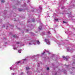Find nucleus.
<instances>
[{"label": "nucleus", "mask_w": 75, "mask_h": 75, "mask_svg": "<svg viewBox=\"0 0 75 75\" xmlns=\"http://www.w3.org/2000/svg\"><path fill=\"white\" fill-rule=\"evenodd\" d=\"M45 40L46 41V42H47V43H50V41L48 40L45 39Z\"/></svg>", "instance_id": "obj_1"}, {"label": "nucleus", "mask_w": 75, "mask_h": 75, "mask_svg": "<svg viewBox=\"0 0 75 75\" xmlns=\"http://www.w3.org/2000/svg\"><path fill=\"white\" fill-rule=\"evenodd\" d=\"M67 57H65V56H63L62 57L63 58H65L66 60V61H67V60L68 59V58Z\"/></svg>", "instance_id": "obj_2"}, {"label": "nucleus", "mask_w": 75, "mask_h": 75, "mask_svg": "<svg viewBox=\"0 0 75 75\" xmlns=\"http://www.w3.org/2000/svg\"><path fill=\"white\" fill-rule=\"evenodd\" d=\"M20 62H21V61H18V62H16V64H19V63H20Z\"/></svg>", "instance_id": "obj_3"}, {"label": "nucleus", "mask_w": 75, "mask_h": 75, "mask_svg": "<svg viewBox=\"0 0 75 75\" xmlns=\"http://www.w3.org/2000/svg\"><path fill=\"white\" fill-rule=\"evenodd\" d=\"M13 37H14V38H16L17 37V35H13Z\"/></svg>", "instance_id": "obj_4"}, {"label": "nucleus", "mask_w": 75, "mask_h": 75, "mask_svg": "<svg viewBox=\"0 0 75 75\" xmlns=\"http://www.w3.org/2000/svg\"><path fill=\"white\" fill-rule=\"evenodd\" d=\"M26 70H28V69H30V68H29V67H26Z\"/></svg>", "instance_id": "obj_5"}, {"label": "nucleus", "mask_w": 75, "mask_h": 75, "mask_svg": "<svg viewBox=\"0 0 75 75\" xmlns=\"http://www.w3.org/2000/svg\"><path fill=\"white\" fill-rule=\"evenodd\" d=\"M37 44H40V42L39 41H37Z\"/></svg>", "instance_id": "obj_6"}, {"label": "nucleus", "mask_w": 75, "mask_h": 75, "mask_svg": "<svg viewBox=\"0 0 75 75\" xmlns=\"http://www.w3.org/2000/svg\"><path fill=\"white\" fill-rule=\"evenodd\" d=\"M18 52L19 53H21V50H19L18 51Z\"/></svg>", "instance_id": "obj_7"}, {"label": "nucleus", "mask_w": 75, "mask_h": 75, "mask_svg": "<svg viewBox=\"0 0 75 75\" xmlns=\"http://www.w3.org/2000/svg\"><path fill=\"white\" fill-rule=\"evenodd\" d=\"M18 10L19 11H22V10L21 9H19Z\"/></svg>", "instance_id": "obj_8"}, {"label": "nucleus", "mask_w": 75, "mask_h": 75, "mask_svg": "<svg viewBox=\"0 0 75 75\" xmlns=\"http://www.w3.org/2000/svg\"><path fill=\"white\" fill-rule=\"evenodd\" d=\"M1 3H4V1H3V0H2L1 1Z\"/></svg>", "instance_id": "obj_9"}, {"label": "nucleus", "mask_w": 75, "mask_h": 75, "mask_svg": "<svg viewBox=\"0 0 75 75\" xmlns=\"http://www.w3.org/2000/svg\"><path fill=\"white\" fill-rule=\"evenodd\" d=\"M45 52H44L43 53H42V55H44V54H45Z\"/></svg>", "instance_id": "obj_10"}, {"label": "nucleus", "mask_w": 75, "mask_h": 75, "mask_svg": "<svg viewBox=\"0 0 75 75\" xmlns=\"http://www.w3.org/2000/svg\"><path fill=\"white\" fill-rule=\"evenodd\" d=\"M63 23H66L67 22H66L65 21H64L63 22Z\"/></svg>", "instance_id": "obj_11"}, {"label": "nucleus", "mask_w": 75, "mask_h": 75, "mask_svg": "<svg viewBox=\"0 0 75 75\" xmlns=\"http://www.w3.org/2000/svg\"><path fill=\"white\" fill-rule=\"evenodd\" d=\"M55 20H56V21H58V19H55Z\"/></svg>", "instance_id": "obj_12"}, {"label": "nucleus", "mask_w": 75, "mask_h": 75, "mask_svg": "<svg viewBox=\"0 0 75 75\" xmlns=\"http://www.w3.org/2000/svg\"><path fill=\"white\" fill-rule=\"evenodd\" d=\"M20 44V42H17V44Z\"/></svg>", "instance_id": "obj_13"}, {"label": "nucleus", "mask_w": 75, "mask_h": 75, "mask_svg": "<svg viewBox=\"0 0 75 75\" xmlns=\"http://www.w3.org/2000/svg\"><path fill=\"white\" fill-rule=\"evenodd\" d=\"M49 67H47V70H49Z\"/></svg>", "instance_id": "obj_14"}, {"label": "nucleus", "mask_w": 75, "mask_h": 75, "mask_svg": "<svg viewBox=\"0 0 75 75\" xmlns=\"http://www.w3.org/2000/svg\"><path fill=\"white\" fill-rule=\"evenodd\" d=\"M16 48L14 47V50H16Z\"/></svg>", "instance_id": "obj_15"}, {"label": "nucleus", "mask_w": 75, "mask_h": 75, "mask_svg": "<svg viewBox=\"0 0 75 75\" xmlns=\"http://www.w3.org/2000/svg\"><path fill=\"white\" fill-rule=\"evenodd\" d=\"M47 33H48V34H50V32H47Z\"/></svg>", "instance_id": "obj_16"}, {"label": "nucleus", "mask_w": 75, "mask_h": 75, "mask_svg": "<svg viewBox=\"0 0 75 75\" xmlns=\"http://www.w3.org/2000/svg\"><path fill=\"white\" fill-rule=\"evenodd\" d=\"M39 28V29L40 30H41V29L40 28Z\"/></svg>", "instance_id": "obj_17"}, {"label": "nucleus", "mask_w": 75, "mask_h": 75, "mask_svg": "<svg viewBox=\"0 0 75 75\" xmlns=\"http://www.w3.org/2000/svg\"><path fill=\"white\" fill-rule=\"evenodd\" d=\"M35 21H34V20H33V22H35Z\"/></svg>", "instance_id": "obj_18"}, {"label": "nucleus", "mask_w": 75, "mask_h": 75, "mask_svg": "<svg viewBox=\"0 0 75 75\" xmlns=\"http://www.w3.org/2000/svg\"><path fill=\"white\" fill-rule=\"evenodd\" d=\"M13 74L14 75V73H13Z\"/></svg>", "instance_id": "obj_19"}, {"label": "nucleus", "mask_w": 75, "mask_h": 75, "mask_svg": "<svg viewBox=\"0 0 75 75\" xmlns=\"http://www.w3.org/2000/svg\"><path fill=\"white\" fill-rule=\"evenodd\" d=\"M27 30V31H28V30Z\"/></svg>", "instance_id": "obj_20"}, {"label": "nucleus", "mask_w": 75, "mask_h": 75, "mask_svg": "<svg viewBox=\"0 0 75 75\" xmlns=\"http://www.w3.org/2000/svg\"><path fill=\"white\" fill-rule=\"evenodd\" d=\"M29 44H31L30 43H29Z\"/></svg>", "instance_id": "obj_21"}, {"label": "nucleus", "mask_w": 75, "mask_h": 75, "mask_svg": "<svg viewBox=\"0 0 75 75\" xmlns=\"http://www.w3.org/2000/svg\"><path fill=\"white\" fill-rule=\"evenodd\" d=\"M41 28H42V27H41Z\"/></svg>", "instance_id": "obj_22"}, {"label": "nucleus", "mask_w": 75, "mask_h": 75, "mask_svg": "<svg viewBox=\"0 0 75 75\" xmlns=\"http://www.w3.org/2000/svg\"><path fill=\"white\" fill-rule=\"evenodd\" d=\"M47 52H48V51H47Z\"/></svg>", "instance_id": "obj_23"}]
</instances>
